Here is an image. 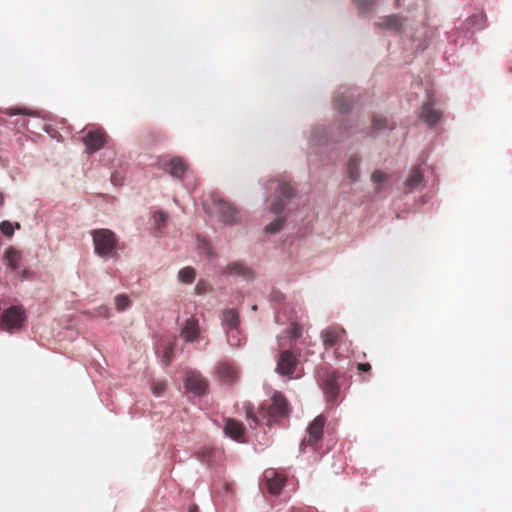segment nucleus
I'll return each mask as SVG.
<instances>
[{"mask_svg": "<svg viewBox=\"0 0 512 512\" xmlns=\"http://www.w3.org/2000/svg\"><path fill=\"white\" fill-rule=\"evenodd\" d=\"M166 390V383L164 381L155 382L152 385L154 395L160 396Z\"/></svg>", "mask_w": 512, "mask_h": 512, "instance_id": "obj_36", "label": "nucleus"}, {"mask_svg": "<svg viewBox=\"0 0 512 512\" xmlns=\"http://www.w3.org/2000/svg\"><path fill=\"white\" fill-rule=\"evenodd\" d=\"M185 387L191 393L201 396L208 390V381L197 370H187L184 379Z\"/></svg>", "mask_w": 512, "mask_h": 512, "instance_id": "obj_7", "label": "nucleus"}, {"mask_svg": "<svg viewBox=\"0 0 512 512\" xmlns=\"http://www.w3.org/2000/svg\"><path fill=\"white\" fill-rule=\"evenodd\" d=\"M153 220H154V223L156 225V228L158 230H161V228L165 225L166 223V220H167V215L164 213V212H155L153 214Z\"/></svg>", "mask_w": 512, "mask_h": 512, "instance_id": "obj_32", "label": "nucleus"}, {"mask_svg": "<svg viewBox=\"0 0 512 512\" xmlns=\"http://www.w3.org/2000/svg\"><path fill=\"white\" fill-rule=\"evenodd\" d=\"M285 333L291 340H296L302 336L303 328L298 323L292 322L285 330Z\"/></svg>", "mask_w": 512, "mask_h": 512, "instance_id": "obj_26", "label": "nucleus"}, {"mask_svg": "<svg viewBox=\"0 0 512 512\" xmlns=\"http://www.w3.org/2000/svg\"><path fill=\"white\" fill-rule=\"evenodd\" d=\"M0 229L1 232L7 237H11L14 234L13 225L9 221L1 222Z\"/></svg>", "mask_w": 512, "mask_h": 512, "instance_id": "obj_35", "label": "nucleus"}, {"mask_svg": "<svg viewBox=\"0 0 512 512\" xmlns=\"http://www.w3.org/2000/svg\"><path fill=\"white\" fill-rule=\"evenodd\" d=\"M285 219L280 217L265 226L264 231L269 234L277 233L283 226Z\"/></svg>", "mask_w": 512, "mask_h": 512, "instance_id": "obj_30", "label": "nucleus"}, {"mask_svg": "<svg viewBox=\"0 0 512 512\" xmlns=\"http://www.w3.org/2000/svg\"><path fill=\"white\" fill-rule=\"evenodd\" d=\"M6 114L9 116L20 115V114L29 115V116L35 115V113L33 111L25 109V108H8L6 110Z\"/></svg>", "mask_w": 512, "mask_h": 512, "instance_id": "obj_34", "label": "nucleus"}, {"mask_svg": "<svg viewBox=\"0 0 512 512\" xmlns=\"http://www.w3.org/2000/svg\"><path fill=\"white\" fill-rule=\"evenodd\" d=\"M420 118L430 127L435 126L441 120V112L434 108V100L429 97L422 106Z\"/></svg>", "mask_w": 512, "mask_h": 512, "instance_id": "obj_15", "label": "nucleus"}, {"mask_svg": "<svg viewBox=\"0 0 512 512\" xmlns=\"http://www.w3.org/2000/svg\"><path fill=\"white\" fill-rule=\"evenodd\" d=\"M345 336V329L337 326H329L322 330L320 334L323 346L326 350L334 347L338 343H341Z\"/></svg>", "mask_w": 512, "mask_h": 512, "instance_id": "obj_10", "label": "nucleus"}, {"mask_svg": "<svg viewBox=\"0 0 512 512\" xmlns=\"http://www.w3.org/2000/svg\"><path fill=\"white\" fill-rule=\"evenodd\" d=\"M161 168L167 171L172 177L181 179L188 169L187 163L181 157H172L170 160H163Z\"/></svg>", "mask_w": 512, "mask_h": 512, "instance_id": "obj_13", "label": "nucleus"}, {"mask_svg": "<svg viewBox=\"0 0 512 512\" xmlns=\"http://www.w3.org/2000/svg\"><path fill=\"white\" fill-rule=\"evenodd\" d=\"M214 212L223 223L235 224L240 221V213L237 208L224 200L214 202Z\"/></svg>", "mask_w": 512, "mask_h": 512, "instance_id": "obj_8", "label": "nucleus"}, {"mask_svg": "<svg viewBox=\"0 0 512 512\" xmlns=\"http://www.w3.org/2000/svg\"><path fill=\"white\" fill-rule=\"evenodd\" d=\"M286 483V477L273 468L266 469L263 475L262 488L271 495H279Z\"/></svg>", "mask_w": 512, "mask_h": 512, "instance_id": "obj_6", "label": "nucleus"}, {"mask_svg": "<svg viewBox=\"0 0 512 512\" xmlns=\"http://www.w3.org/2000/svg\"><path fill=\"white\" fill-rule=\"evenodd\" d=\"M91 237L95 253L102 258H115L120 248L116 234L106 228L94 229Z\"/></svg>", "mask_w": 512, "mask_h": 512, "instance_id": "obj_2", "label": "nucleus"}, {"mask_svg": "<svg viewBox=\"0 0 512 512\" xmlns=\"http://www.w3.org/2000/svg\"><path fill=\"white\" fill-rule=\"evenodd\" d=\"M173 351H174L173 344H169L168 346L165 347L163 357H162V362L165 366L170 365V363L172 361V357H173Z\"/></svg>", "mask_w": 512, "mask_h": 512, "instance_id": "obj_33", "label": "nucleus"}, {"mask_svg": "<svg viewBox=\"0 0 512 512\" xmlns=\"http://www.w3.org/2000/svg\"><path fill=\"white\" fill-rule=\"evenodd\" d=\"M357 368L359 371L368 372L371 370V365L369 363H359Z\"/></svg>", "mask_w": 512, "mask_h": 512, "instance_id": "obj_37", "label": "nucleus"}, {"mask_svg": "<svg viewBox=\"0 0 512 512\" xmlns=\"http://www.w3.org/2000/svg\"><path fill=\"white\" fill-rule=\"evenodd\" d=\"M298 356L291 350H282L277 358L275 372L281 376L291 377L298 367Z\"/></svg>", "mask_w": 512, "mask_h": 512, "instance_id": "obj_5", "label": "nucleus"}, {"mask_svg": "<svg viewBox=\"0 0 512 512\" xmlns=\"http://www.w3.org/2000/svg\"><path fill=\"white\" fill-rule=\"evenodd\" d=\"M4 258L7 262V265L12 270H17L19 268L20 262H21V253L14 249L13 247L8 248L5 251Z\"/></svg>", "mask_w": 512, "mask_h": 512, "instance_id": "obj_23", "label": "nucleus"}, {"mask_svg": "<svg viewBox=\"0 0 512 512\" xmlns=\"http://www.w3.org/2000/svg\"><path fill=\"white\" fill-rule=\"evenodd\" d=\"M290 411L291 407L287 398L279 391H275L270 399L261 404L257 414L252 405L246 406L247 418L253 420L256 425L272 426L280 423L281 420L289 416Z\"/></svg>", "mask_w": 512, "mask_h": 512, "instance_id": "obj_1", "label": "nucleus"}, {"mask_svg": "<svg viewBox=\"0 0 512 512\" xmlns=\"http://www.w3.org/2000/svg\"><path fill=\"white\" fill-rule=\"evenodd\" d=\"M317 376L329 401H335L340 390L338 379L340 374L330 366H321L317 370Z\"/></svg>", "mask_w": 512, "mask_h": 512, "instance_id": "obj_3", "label": "nucleus"}, {"mask_svg": "<svg viewBox=\"0 0 512 512\" xmlns=\"http://www.w3.org/2000/svg\"><path fill=\"white\" fill-rule=\"evenodd\" d=\"M423 181V172L420 165L412 168L409 177L406 180V186L409 191L418 188Z\"/></svg>", "mask_w": 512, "mask_h": 512, "instance_id": "obj_19", "label": "nucleus"}, {"mask_svg": "<svg viewBox=\"0 0 512 512\" xmlns=\"http://www.w3.org/2000/svg\"><path fill=\"white\" fill-rule=\"evenodd\" d=\"M387 179H388V174H386L380 170H375L371 175V180L376 185L377 191L381 190L380 184L385 182Z\"/></svg>", "mask_w": 512, "mask_h": 512, "instance_id": "obj_29", "label": "nucleus"}, {"mask_svg": "<svg viewBox=\"0 0 512 512\" xmlns=\"http://www.w3.org/2000/svg\"><path fill=\"white\" fill-rule=\"evenodd\" d=\"M25 313L20 306H11L6 309L2 316V324L6 329L20 328L24 321Z\"/></svg>", "mask_w": 512, "mask_h": 512, "instance_id": "obj_11", "label": "nucleus"}, {"mask_svg": "<svg viewBox=\"0 0 512 512\" xmlns=\"http://www.w3.org/2000/svg\"><path fill=\"white\" fill-rule=\"evenodd\" d=\"M179 279L186 284H190L194 281L196 273L191 267H185L179 271Z\"/></svg>", "mask_w": 512, "mask_h": 512, "instance_id": "obj_27", "label": "nucleus"}, {"mask_svg": "<svg viewBox=\"0 0 512 512\" xmlns=\"http://www.w3.org/2000/svg\"><path fill=\"white\" fill-rule=\"evenodd\" d=\"M224 432L238 442H244L245 428L240 421L228 418L225 420Z\"/></svg>", "mask_w": 512, "mask_h": 512, "instance_id": "obj_17", "label": "nucleus"}, {"mask_svg": "<svg viewBox=\"0 0 512 512\" xmlns=\"http://www.w3.org/2000/svg\"><path fill=\"white\" fill-rule=\"evenodd\" d=\"M334 107L341 113L348 112L352 107V102L349 96L341 94L335 98Z\"/></svg>", "mask_w": 512, "mask_h": 512, "instance_id": "obj_25", "label": "nucleus"}, {"mask_svg": "<svg viewBox=\"0 0 512 512\" xmlns=\"http://www.w3.org/2000/svg\"><path fill=\"white\" fill-rule=\"evenodd\" d=\"M198 458L201 460H205V453L204 452H198Z\"/></svg>", "mask_w": 512, "mask_h": 512, "instance_id": "obj_39", "label": "nucleus"}, {"mask_svg": "<svg viewBox=\"0 0 512 512\" xmlns=\"http://www.w3.org/2000/svg\"><path fill=\"white\" fill-rule=\"evenodd\" d=\"M326 418L318 415L308 426L307 435L301 442V448L305 449L310 446L313 450H317L318 444L322 440Z\"/></svg>", "mask_w": 512, "mask_h": 512, "instance_id": "obj_4", "label": "nucleus"}, {"mask_svg": "<svg viewBox=\"0 0 512 512\" xmlns=\"http://www.w3.org/2000/svg\"><path fill=\"white\" fill-rule=\"evenodd\" d=\"M106 138L107 135L105 131L101 128L89 131L83 137V143L86 146L87 152L94 153L100 150L104 146Z\"/></svg>", "mask_w": 512, "mask_h": 512, "instance_id": "obj_12", "label": "nucleus"}, {"mask_svg": "<svg viewBox=\"0 0 512 512\" xmlns=\"http://www.w3.org/2000/svg\"><path fill=\"white\" fill-rule=\"evenodd\" d=\"M273 183L271 182V184ZM275 183V189L278 191L279 196L272 203L270 210L275 214H279L284 210L286 202L293 196L294 190L290 184L284 181H276Z\"/></svg>", "mask_w": 512, "mask_h": 512, "instance_id": "obj_9", "label": "nucleus"}, {"mask_svg": "<svg viewBox=\"0 0 512 512\" xmlns=\"http://www.w3.org/2000/svg\"><path fill=\"white\" fill-rule=\"evenodd\" d=\"M402 25H403L402 17L399 15H396V14H392V15L382 18V21L380 23V26H382L386 29H391V30H395V31H400L402 29Z\"/></svg>", "mask_w": 512, "mask_h": 512, "instance_id": "obj_22", "label": "nucleus"}, {"mask_svg": "<svg viewBox=\"0 0 512 512\" xmlns=\"http://www.w3.org/2000/svg\"><path fill=\"white\" fill-rule=\"evenodd\" d=\"M372 128L374 131H380L384 130L386 128L392 129L393 125L389 124L387 119L381 117V116H374L372 121Z\"/></svg>", "mask_w": 512, "mask_h": 512, "instance_id": "obj_28", "label": "nucleus"}, {"mask_svg": "<svg viewBox=\"0 0 512 512\" xmlns=\"http://www.w3.org/2000/svg\"><path fill=\"white\" fill-rule=\"evenodd\" d=\"M226 333H227V341L230 346L240 347L242 345L245 338L242 335V333L239 331L238 328L227 329Z\"/></svg>", "mask_w": 512, "mask_h": 512, "instance_id": "obj_24", "label": "nucleus"}, {"mask_svg": "<svg viewBox=\"0 0 512 512\" xmlns=\"http://www.w3.org/2000/svg\"><path fill=\"white\" fill-rule=\"evenodd\" d=\"M226 271L230 274L240 275L246 279L253 277V271L241 262L229 263L226 267Z\"/></svg>", "mask_w": 512, "mask_h": 512, "instance_id": "obj_20", "label": "nucleus"}, {"mask_svg": "<svg viewBox=\"0 0 512 512\" xmlns=\"http://www.w3.org/2000/svg\"><path fill=\"white\" fill-rule=\"evenodd\" d=\"M200 334L201 329L198 320L194 317L186 319L180 330L181 338L186 342H194Z\"/></svg>", "mask_w": 512, "mask_h": 512, "instance_id": "obj_14", "label": "nucleus"}, {"mask_svg": "<svg viewBox=\"0 0 512 512\" xmlns=\"http://www.w3.org/2000/svg\"><path fill=\"white\" fill-rule=\"evenodd\" d=\"M361 158L358 155H351L347 161L346 171L347 176L352 182H356L360 178L359 165Z\"/></svg>", "mask_w": 512, "mask_h": 512, "instance_id": "obj_18", "label": "nucleus"}, {"mask_svg": "<svg viewBox=\"0 0 512 512\" xmlns=\"http://www.w3.org/2000/svg\"><path fill=\"white\" fill-rule=\"evenodd\" d=\"M130 305V299L124 294H119L115 297V306L118 311H124Z\"/></svg>", "mask_w": 512, "mask_h": 512, "instance_id": "obj_31", "label": "nucleus"}, {"mask_svg": "<svg viewBox=\"0 0 512 512\" xmlns=\"http://www.w3.org/2000/svg\"><path fill=\"white\" fill-rule=\"evenodd\" d=\"M188 512H198V507L196 505H191Z\"/></svg>", "mask_w": 512, "mask_h": 512, "instance_id": "obj_38", "label": "nucleus"}, {"mask_svg": "<svg viewBox=\"0 0 512 512\" xmlns=\"http://www.w3.org/2000/svg\"><path fill=\"white\" fill-rule=\"evenodd\" d=\"M222 323L227 329L238 328L240 319L235 309H226L222 314Z\"/></svg>", "mask_w": 512, "mask_h": 512, "instance_id": "obj_21", "label": "nucleus"}, {"mask_svg": "<svg viewBox=\"0 0 512 512\" xmlns=\"http://www.w3.org/2000/svg\"><path fill=\"white\" fill-rule=\"evenodd\" d=\"M218 378L227 384H231L238 379V371L236 367L229 362H220L216 367Z\"/></svg>", "mask_w": 512, "mask_h": 512, "instance_id": "obj_16", "label": "nucleus"}]
</instances>
